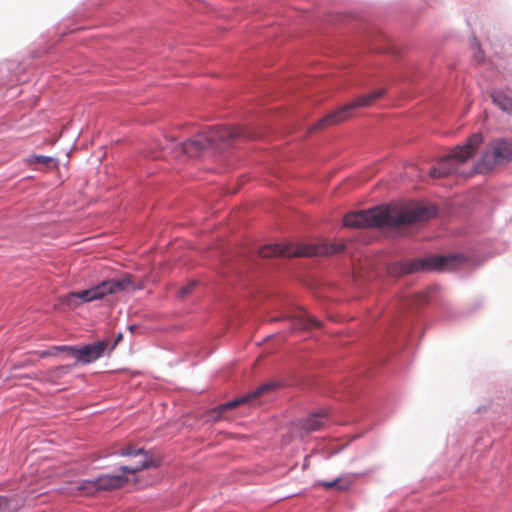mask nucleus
<instances>
[{"label": "nucleus", "instance_id": "a211bd4d", "mask_svg": "<svg viewBox=\"0 0 512 512\" xmlns=\"http://www.w3.org/2000/svg\"><path fill=\"white\" fill-rule=\"evenodd\" d=\"M196 285H197L196 281H191L188 284L184 285L183 287L179 288V290L177 292L178 298H180V299L186 298L194 290Z\"/></svg>", "mask_w": 512, "mask_h": 512}, {"label": "nucleus", "instance_id": "5701e85b", "mask_svg": "<svg viewBox=\"0 0 512 512\" xmlns=\"http://www.w3.org/2000/svg\"><path fill=\"white\" fill-rule=\"evenodd\" d=\"M151 158H158L159 155L158 154H155V155H150Z\"/></svg>", "mask_w": 512, "mask_h": 512}, {"label": "nucleus", "instance_id": "f8f14e48", "mask_svg": "<svg viewBox=\"0 0 512 512\" xmlns=\"http://www.w3.org/2000/svg\"><path fill=\"white\" fill-rule=\"evenodd\" d=\"M34 172L50 174L57 177L59 174L58 158L34 154Z\"/></svg>", "mask_w": 512, "mask_h": 512}, {"label": "nucleus", "instance_id": "2eb2a0df", "mask_svg": "<svg viewBox=\"0 0 512 512\" xmlns=\"http://www.w3.org/2000/svg\"><path fill=\"white\" fill-rule=\"evenodd\" d=\"M492 101L502 111L512 116V98L504 94L503 92L496 91L491 94Z\"/></svg>", "mask_w": 512, "mask_h": 512}, {"label": "nucleus", "instance_id": "9d476101", "mask_svg": "<svg viewBox=\"0 0 512 512\" xmlns=\"http://www.w3.org/2000/svg\"><path fill=\"white\" fill-rule=\"evenodd\" d=\"M278 386H279V384L277 382H270V383L261 385L258 388H256L254 391H252L240 398L234 399L232 401H229L225 404L219 405L218 407L214 408L210 412V417L212 420L218 421L222 418V415L226 411L236 408L245 403H253L256 399L275 390Z\"/></svg>", "mask_w": 512, "mask_h": 512}, {"label": "nucleus", "instance_id": "f257e3e1", "mask_svg": "<svg viewBox=\"0 0 512 512\" xmlns=\"http://www.w3.org/2000/svg\"><path fill=\"white\" fill-rule=\"evenodd\" d=\"M482 143V134H472L464 145L456 146L448 155L438 160L436 166L429 171L430 177L441 178L459 174L468 178L476 173L490 172L496 166L512 161V141L497 139L487 145L481 159L468 172L463 171L461 166L474 157Z\"/></svg>", "mask_w": 512, "mask_h": 512}, {"label": "nucleus", "instance_id": "7ed1b4c3", "mask_svg": "<svg viewBox=\"0 0 512 512\" xmlns=\"http://www.w3.org/2000/svg\"><path fill=\"white\" fill-rule=\"evenodd\" d=\"M246 136L239 127L219 126L197 134L182 144V152L189 157L198 156L203 150L213 147L222 150L228 147L235 138Z\"/></svg>", "mask_w": 512, "mask_h": 512}, {"label": "nucleus", "instance_id": "6ab92c4d", "mask_svg": "<svg viewBox=\"0 0 512 512\" xmlns=\"http://www.w3.org/2000/svg\"><path fill=\"white\" fill-rule=\"evenodd\" d=\"M377 228H386L387 230L384 231L387 234H395V235H403V233L400 231L401 229L405 228L406 226H376Z\"/></svg>", "mask_w": 512, "mask_h": 512}, {"label": "nucleus", "instance_id": "f03ea898", "mask_svg": "<svg viewBox=\"0 0 512 512\" xmlns=\"http://www.w3.org/2000/svg\"><path fill=\"white\" fill-rule=\"evenodd\" d=\"M438 209L419 201L381 204L365 210H354L343 216L342 224H414L434 219Z\"/></svg>", "mask_w": 512, "mask_h": 512}, {"label": "nucleus", "instance_id": "aec40b11", "mask_svg": "<svg viewBox=\"0 0 512 512\" xmlns=\"http://www.w3.org/2000/svg\"><path fill=\"white\" fill-rule=\"evenodd\" d=\"M122 339V334H119L117 338L115 339L114 344L111 346L110 350H113L114 347L117 345V343Z\"/></svg>", "mask_w": 512, "mask_h": 512}, {"label": "nucleus", "instance_id": "4be33fe9", "mask_svg": "<svg viewBox=\"0 0 512 512\" xmlns=\"http://www.w3.org/2000/svg\"><path fill=\"white\" fill-rule=\"evenodd\" d=\"M57 137L54 135L50 140L49 144H54L56 142Z\"/></svg>", "mask_w": 512, "mask_h": 512}, {"label": "nucleus", "instance_id": "39448f33", "mask_svg": "<svg viewBox=\"0 0 512 512\" xmlns=\"http://www.w3.org/2000/svg\"><path fill=\"white\" fill-rule=\"evenodd\" d=\"M457 256H429L425 258L412 259L404 262L393 263L388 266V274L394 277L429 270H444L455 261Z\"/></svg>", "mask_w": 512, "mask_h": 512}, {"label": "nucleus", "instance_id": "ddd939ff", "mask_svg": "<svg viewBox=\"0 0 512 512\" xmlns=\"http://www.w3.org/2000/svg\"><path fill=\"white\" fill-rule=\"evenodd\" d=\"M97 481L96 485L99 491H112L126 486L130 478L122 472V474L118 475H102L97 478Z\"/></svg>", "mask_w": 512, "mask_h": 512}, {"label": "nucleus", "instance_id": "20e7f679", "mask_svg": "<svg viewBox=\"0 0 512 512\" xmlns=\"http://www.w3.org/2000/svg\"><path fill=\"white\" fill-rule=\"evenodd\" d=\"M346 249L344 242H333L321 245H304L298 243L269 244L263 246L259 254L263 258L273 256H314V255H333Z\"/></svg>", "mask_w": 512, "mask_h": 512}, {"label": "nucleus", "instance_id": "423d86ee", "mask_svg": "<svg viewBox=\"0 0 512 512\" xmlns=\"http://www.w3.org/2000/svg\"><path fill=\"white\" fill-rule=\"evenodd\" d=\"M385 93V89H378L370 94L358 97L351 103L344 105L324 116L317 123H315V125L312 127V130H322L349 119L352 117L353 111L355 109L371 106L375 100L381 98Z\"/></svg>", "mask_w": 512, "mask_h": 512}, {"label": "nucleus", "instance_id": "f3484780", "mask_svg": "<svg viewBox=\"0 0 512 512\" xmlns=\"http://www.w3.org/2000/svg\"><path fill=\"white\" fill-rule=\"evenodd\" d=\"M326 488H337L339 490H346L351 485V481L347 479H335L334 481L330 482H322L321 483Z\"/></svg>", "mask_w": 512, "mask_h": 512}, {"label": "nucleus", "instance_id": "1a4fd4ad", "mask_svg": "<svg viewBox=\"0 0 512 512\" xmlns=\"http://www.w3.org/2000/svg\"><path fill=\"white\" fill-rule=\"evenodd\" d=\"M120 456L128 457L130 463L122 465L120 470L124 475H134L137 472L158 466L157 461L142 448L128 446L117 452Z\"/></svg>", "mask_w": 512, "mask_h": 512}, {"label": "nucleus", "instance_id": "6e6552de", "mask_svg": "<svg viewBox=\"0 0 512 512\" xmlns=\"http://www.w3.org/2000/svg\"><path fill=\"white\" fill-rule=\"evenodd\" d=\"M125 286H126L125 281H118V280L103 281L101 284H99L93 288L78 291V292H72V293L66 295L63 299V302L67 306L74 308L83 302H90L93 300H97V299L104 297L107 294L120 291V290L124 289Z\"/></svg>", "mask_w": 512, "mask_h": 512}, {"label": "nucleus", "instance_id": "9b49d317", "mask_svg": "<svg viewBox=\"0 0 512 512\" xmlns=\"http://www.w3.org/2000/svg\"><path fill=\"white\" fill-rule=\"evenodd\" d=\"M289 320L292 322L291 331H308L320 328L321 323L311 316L303 307H295L283 312L280 316L271 318V322Z\"/></svg>", "mask_w": 512, "mask_h": 512}, {"label": "nucleus", "instance_id": "0eeeda50", "mask_svg": "<svg viewBox=\"0 0 512 512\" xmlns=\"http://www.w3.org/2000/svg\"><path fill=\"white\" fill-rule=\"evenodd\" d=\"M109 347L108 340L98 341L92 344L85 345L81 348L75 346H55L49 351H38L37 354L40 358L54 355L55 351L66 352L67 355L73 356L77 361L87 364L96 361L104 355Z\"/></svg>", "mask_w": 512, "mask_h": 512}, {"label": "nucleus", "instance_id": "4468645a", "mask_svg": "<svg viewBox=\"0 0 512 512\" xmlns=\"http://www.w3.org/2000/svg\"><path fill=\"white\" fill-rule=\"evenodd\" d=\"M328 416L325 412H319L309 415L305 419L299 421V427L305 432L310 433L320 430L326 426Z\"/></svg>", "mask_w": 512, "mask_h": 512}, {"label": "nucleus", "instance_id": "412c9836", "mask_svg": "<svg viewBox=\"0 0 512 512\" xmlns=\"http://www.w3.org/2000/svg\"><path fill=\"white\" fill-rule=\"evenodd\" d=\"M71 369V366H62L59 368V370L62 372V373H67L69 372Z\"/></svg>", "mask_w": 512, "mask_h": 512}, {"label": "nucleus", "instance_id": "dca6fc26", "mask_svg": "<svg viewBox=\"0 0 512 512\" xmlns=\"http://www.w3.org/2000/svg\"><path fill=\"white\" fill-rule=\"evenodd\" d=\"M97 483V479L85 480L78 484L77 490L82 492L84 495H92L99 491L98 486L96 485Z\"/></svg>", "mask_w": 512, "mask_h": 512}]
</instances>
